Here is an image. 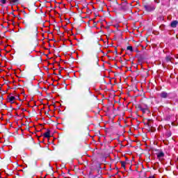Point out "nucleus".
I'll return each instance as SVG.
<instances>
[{
  "label": "nucleus",
  "instance_id": "obj_1",
  "mask_svg": "<svg viewBox=\"0 0 178 178\" xmlns=\"http://www.w3.org/2000/svg\"><path fill=\"white\" fill-rule=\"evenodd\" d=\"M19 98V96H12V95H9L7 97V102H9L10 104H15V102H16V99H17Z\"/></svg>",
  "mask_w": 178,
  "mask_h": 178
},
{
  "label": "nucleus",
  "instance_id": "obj_2",
  "mask_svg": "<svg viewBox=\"0 0 178 178\" xmlns=\"http://www.w3.org/2000/svg\"><path fill=\"white\" fill-rule=\"evenodd\" d=\"M139 109L141 111V112H143V113H149V108H148L147 106L141 105L139 106Z\"/></svg>",
  "mask_w": 178,
  "mask_h": 178
},
{
  "label": "nucleus",
  "instance_id": "obj_3",
  "mask_svg": "<svg viewBox=\"0 0 178 178\" xmlns=\"http://www.w3.org/2000/svg\"><path fill=\"white\" fill-rule=\"evenodd\" d=\"M157 158L160 161V162H163V158H165V153H163V152H159L157 154Z\"/></svg>",
  "mask_w": 178,
  "mask_h": 178
},
{
  "label": "nucleus",
  "instance_id": "obj_4",
  "mask_svg": "<svg viewBox=\"0 0 178 178\" xmlns=\"http://www.w3.org/2000/svg\"><path fill=\"white\" fill-rule=\"evenodd\" d=\"M146 10H148L149 12H151V10H155V8L154 7H151L150 6H145Z\"/></svg>",
  "mask_w": 178,
  "mask_h": 178
},
{
  "label": "nucleus",
  "instance_id": "obj_5",
  "mask_svg": "<svg viewBox=\"0 0 178 178\" xmlns=\"http://www.w3.org/2000/svg\"><path fill=\"white\" fill-rule=\"evenodd\" d=\"M177 24H178L177 21H176V20L173 21V22H171V27L175 29V27H177Z\"/></svg>",
  "mask_w": 178,
  "mask_h": 178
},
{
  "label": "nucleus",
  "instance_id": "obj_6",
  "mask_svg": "<svg viewBox=\"0 0 178 178\" xmlns=\"http://www.w3.org/2000/svg\"><path fill=\"white\" fill-rule=\"evenodd\" d=\"M160 97L161 98H168V93L165 92H163L160 94Z\"/></svg>",
  "mask_w": 178,
  "mask_h": 178
},
{
  "label": "nucleus",
  "instance_id": "obj_7",
  "mask_svg": "<svg viewBox=\"0 0 178 178\" xmlns=\"http://www.w3.org/2000/svg\"><path fill=\"white\" fill-rule=\"evenodd\" d=\"M44 137H45V138H49V137H51V133L49 132V131L44 134Z\"/></svg>",
  "mask_w": 178,
  "mask_h": 178
},
{
  "label": "nucleus",
  "instance_id": "obj_8",
  "mask_svg": "<svg viewBox=\"0 0 178 178\" xmlns=\"http://www.w3.org/2000/svg\"><path fill=\"white\" fill-rule=\"evenodd\" d=\"M127 49L128 51H130V52H133V47H131V46H128V47H127Z\"/></svg>",
  "mask_w": 178,
  "mask_h": 178
},
{
  "label": "nucleus",
  "instance_id": "obj_9",
  "mask_svg": "<svg viewBox=\"0 0 178 178\" xmlns=\"http://www.w3.org/2000/svg\"><path fill=\"white\" fill-rule=\"evenodd\" d=\"M165 60H166L167 62H170V61L172 60V57H170V56H167V57L165 58Z\"/></svg>",
  "mask_w": 178,
  "mask_h": 178
},
{
  "label": "nucleus",
  "instance_id": "obj_10",
  "mask_svg": "<svg viewBox=\"0 0 178 178\" xmlns=\"http://www.w3.org/2000/svg\"><path fill=\"white\" fill-rule=\"evenodd\" d=\"M121 166H122V168H125L126 162L125 161H121Z\"/></svg>",
  "mask_w": 178,
  "mask_h": 178
},
{
  "label": "nucleus",
  "instance_id": "obj_11",
  "mask_svg": "<svg viewBox=\"0 0 178 178\" xmlns=\"http://www.w3.org/2000/svg\"><path fill=\"white\" fill-rule=\"evenodd\" d=\"M0 3H2L3 5H5V3H6V0H1Z\"/></svg>",
  "mask_w": 178,
  "mask_h": 178
},
{
  "label": "nucleus",
  "instance_id": "obj_12",
  "mask_svg": "<svg viewBox=\"0 0 178 178\" xmlns=\"http://www.w3.org/2000/svg\"><path fill=\"white\" fill-rule=\"evenodd\" d=\"M159 172L160 173H162V172H163V168H160V169H159Z\"/></svg>",
  "mask_w": 178,
  "mask_h": 178
},
{
  "label": "nucleus",
  "instance_id": "obj_13",
  "mask_svg": "<svg viewBox=\"0 0 178 178\" xmlns=\"http://www.w3.org/2000/svg\"><path fill=\"white\" fill-rule=\"evenodd\" d=\"M13 3H17L19 2V0H12Z\"/></svg>",
  "mask_w": 178,
  "mask_h": 178
},
{
  "label": "nucleus",
  "instance_id": "obj_14",
  "mask_svg": "<svg viewBox=\"0 0 178 178\" xmlns=\"http://www.w3.org/2000/svg\"><path fill=\"white\" fill-rule=\"evenodd\" d=\"M147 178H155V176H151V177H149Z\"/></svg>",
  "mask_w": 178,
  "mask_h": 178
},
{
  "label": "nucleus",
  "instance_id": "obj_15",
  "mask_svg": "<svg viewBox=\"0 0 178 178\" xmlns=\"http://www.w3.org/2000/svg\"><path fill=\"white\" fill-rule=\"evenodd\" d=\"M156 3H158V0H156Z\"/></svg>",
  "mask_w": 178,
  "mask_h": 178
},
{
  "label": "nucleus",
  "instance_id": "obj_16",
  "mask_svg": "<svg viewBox=\"0 0 178 178\" xmlns=\"http://www.w3.org/2000/svg\"><path fill=\"white\" fill-rule=\"evenodd\" d=\"M35 31H37V29H35Z\"/></svg>",
  "mask_w": 178,
  "mask_h": 178
}]
</instances>
